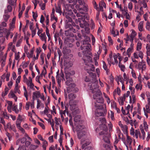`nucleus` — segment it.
Returning <instances> with one entry per match:
<instances>
[{
  "instance_id": "f257e3e1",
  "label": "nucleus",
  "mask_w": 150,
  "mask_h": 150,
  "mask_svg": "<svg viewBox=\"0 0 150 150\" xmlns=\"http://www.w3.org/2000/svg\"><path fill=\"white\" fill-rule=\"evenodd\" d=\"M85 37L84 40L81 42V45L80 47L81 50H83V59L86 66L84 67V69L91 76L93 77L96 75L94 73L91 72L94 71L95 67L93 65L90 64L92 60L90 56L91 54L90 49L91 45L89 43V42H90V39L88 36H86Z\"/></svg>"
},
{
  "instance_id": "f03ea898",
  "label": "nucleus",
  "mask_w": 150,
  "mask_h": 150,
  "mask_svg": "<svg viewBox=\"0 0 150 150\" xmlns=\"http://www.w3.org/2000/svg\"><path fill=\"white\" fill-rule=\"evenodd\" d=\"M98 81L96 79H92L91 81H90L88 84V89L91 90L93 94V98L96 99V101L98 103H103L104 100L102 97V94L98 88Z\"/></svg>"
},
{
  "instance_id": "7ed1b4c3",
  "label": "nucleus",
  "mask_w": 150,
  "mask_h": 150,
  "mask_svg": "<svg viewBox=\"0 0 150 150\" xmlns=\"http://www.w3.org/2000/svg\"><path fill=\"white\" fill-rule=\"evenodd\" d=\"M99 120L102 124L99 125V127H97L96 129V131L98 132L100 130H102L99 133L100 135L106 134L107 133L108 129L107 126L105 124L106 123V120L104 117H100L99 118Z\"/></svg>"
},
{
  "instance_id": "20e7f679",
  "label": "nucleus",
  "mask_w": 150,
  "mask_h": 150,
  "mask_svg": "<svg viewBox=\"0 0 150 150\" xmlns=\"http://www.w3.org/2000/svg\"><path fill=\"white\" fill-rule=\"evenodd\" d=\"M78 21L80 27L84 28L82 30V32H85L86 33L89 34L90 33V28L88 27V24L85 21V17L81 16L78 19Z\"/></svg>"
},
{
  "instance_id": "39448f33",
  "label": "nucleus",
  "mask_w": 150,
  "mask_h": 150,
  "mask_svg": "<svg viewBox=\"0 0 150 150\" xmlns=\"http://www.w3.org/2000/svg\"><path fill=\"white\" fill-rule=\"evenodd\" d=\"M81 116L78 115L74 118V125L76 126V130L78 131L84 129L85 126L81 125L82 121L80 120Z\"/></svg>"
},
{
  "instance_id": "423d86ee",
  "label": "nucleus",
  "mask_w": 150,
  "mask_h": 150,
  "mask_svg": "<svg viewBox=\"0 0 150 150\" xmlns=\"http://www.w3.org/2000/svg\"><path fill=\"white\" fill-rule=\"evenodd\" d=\"M69 105L70 109L71 111L76 112L77 113H79L80 112L78 108L77 101L76 100L69 101Z\"/></svg>"
},
{
  "instance_id": "0eeeda50",
  "label": "nucleus",
  "mask_w": 150,
  "mask_h": 150,
  "mask_svg": "<svg viewBox=\"0 0 150 150\" xmlns=\"http://www.w3.org/2000/svg\"><path fill=\"white\" fill-rule=\"evenodd\" d=\"M76 86L75 84L73 83L68 87L67 88V91L68 93H75L77 92L79 89L78 88L75 87Z\"/></svg>"
},
{
  "instance_id": "6e6552de",
  "label": "nucleus",
  "mask_w": 150,
  "mask_h": 150,
  "mask_svg": "<svg viewBox=\"0 0 150 150\" xmlns=\"http://www.w3.org/2000/svg\"><path fill=\"white\" fill-rule=\"evenodd\" d=\"M76 30L73 27L70 28L69 29L65 31V35L67 36H69L71 37H74L73 33L76 32Z\"/></svg>"
},
{
  "instance_id": "1a4fd4ad",
  "label": "nucleus",
  "mask_w": 150,
  "mask_h": 150,
  "mask_svg": "<svg viewBox=\"0 0 150 150\" xmlns=\"http://www.w3.org/2000/svg\"><path fill=\"white\" fill-rule=\"evenodd\" d=\"M74 6L73 5L70 4H67L65 6L64 9L65 13H67L68 15V13H70L71 12H72V9L73 8Z\"/></svg>"
},
{
  "instance_id": "9d476101",
  "label": "nucleus",
  "mask_w": 150,
  "mask_h": 150,
  "mask_svg": "<svg viewBox=\"0 0 150 150\" xmlns=\"http://www.w3.org/2000/svg\"><path fill=\"white\" fill-rule=\"evenodd\" d=\"M80 130L79 131H81L77 133V136L78 138L79 139H81V138H85L86 137V132L84 130Z\"/></svg>"
},
{
  "instance_id": "9b49d317",
  "label": "nucleus",
  "mask_w": 150,
  "mask_h": 150,
  "mask_svg": "<svg viewBox=\"0 0 150 150\" xmlns=\"http://www.w3.org/2000/svg\"><path fill=\"white\" fill-rule=\"evenodd\" d=\"M70 93L68 95V98L69 101L74 100L76 97V94L74 93Z\"/></svg>"
},
{
  "instance_id": "f8f14e48",
  "label": "nucleus",
  "mask_w": 150,
  "mask_h": 150,
  "mask_svg": "<svg viewBox=\"0 0 150 150\" xmlns=\"http://www.w3.org/2000/svg\"><path fill=\"white\" fill-rule=\"evenodd\" d=\"M126 98V94H123V96L120 97L119 99H118V101L119 103H121V105H123L124 104V101L125 100Z\"/></svg>"
},
{
  "instance_id": "ddd939ff",
  "label": "nucleus",
  "mask_w": 150,
  "mask_h": 150,
  "mask_svg": "<svg viewBox=\"0 0 150 150\" xmlns=\"http://www.w3.org/2000/svg\"><path fill=\"white\" fill-rule=\"evenodd\" d=\"M4 35H6V38L7 39H8L9 36L10 35L11 33L9 30H7L6 28H4Z\"/></svg>"
},
{
  "instance_id": "4468645a",
  "label": "nucleus",
  "mask_w": 150,
  "mask_h": 150,
  "mask_svg": "<svg viewBox=\"0 0 150 150\" xmlns=\"http://www.w3.org/2000/svg\"><path fill=\"white\" fill-rule=\"evenodd\" d=\"M118 138H117L116 136V135H115V139L114 142L115 144H117L118 142L121 139L120 137V131L119 130L118 132Z\"/></svg>"
},
{
  "instance_id": "2eb2a0df",
  "label": "nucleus",
  "mask_w": 150,
  "mask_h": 150,
  "mask_svg": "<svg viewBox=\"0 0 150 150\" xmlns=\"http://www.w3.org/2000/svg\"><path fill=\"white\" fill-rule=\"evenodd\" d=\"M63 15L64 16H65L66 18L67 19V21L69 22H71L72 21V19L71 17L69 16V15L67 14V13H65V12H63Z\"/></svg>"
},
{
  "instance_id": "dca6fc26",
  "label": "nucleus",
  "mask_w": 150,
  "mask_h": 150,
  "mask_svg": "<svg viewBox=\"0 0 150 150\" xmlns=\"http://www.w3.org/2000/svg\"><path fill=\"white\" fill-rule=\"evenodd\" d=\"M40 37L42 41H45V43H46L47 37L45 34V33H41L40 36Z\"/></svg>"
},
{
  "instance_id": "f3484780",
  "label": "nucleus",
  "mask_w": 150,
  "mask_h": 150,
  "mask_svg": "<svg viewBox=\"0 0 150 150\" xmlns=\"http://www.w3.org/2000/svg\"><path fill=\"white\" fill-rule=\"evenodd\" d=\"M56 12L59 13L60 14L62 13L61 5H60L58 4V6L56 7Z\"/></svg>"
},
{
  "instance_id": "a211bd4d",
  "label": "nucleus",
  "mask_w": 150,
  "mask_h": 150,
  "mask_svg": "<svg viewBox=\"0 0 150 150\" xmlns=\"http://www.w3.org/2000/svg\"><path fill=\"white\" fill-rule=\"evenodd\" d=\"M33 96L34 97H35L36 98H38L40 97L41 96L40 92L39 91H36L33 93Z\"/></svg>"
},
{
  "instance_id": "6ab92c4d",
  "label": "nucleus",
  "mask_w": 150,
  "mask_h": 150,
  "mask_svg": "<svg viewBox=\"0 0 150 150\" xmlns=\"http://www.w3.org/2000/svg\"><path fill=\"white\" fill-rule=\"evenodd\" d=\"M105 3L103 1H100L99 3L100 10L101 11H103V6H105Z\"/></svg>"
},
{
  "instance_id": "aec40b11",
  "label": "nucleus",
  "mask_w": 150,
  "mask_h": 150,
  "mask_svg": "<svg viewBox=\"0 0 150 150\" xmlns=\"http://www.w3.org/2000/svg\"><path fill=\"white\" fill-rule=\"evenodd\" d=\"M143 23L141 21L139 22L138 25L139 30L140 31H142L143 30Z\"/></svg>"
},
{
  "instance_id": "412c9836",
  "label": "nucleus",
  "mask_w": 150,
  "mask_h": 150,
  "mask_svg": "<svg viewBox=\"0 0 150 150\" xmlns=\"http://www.w3.org/2000/svg\"><path fill=\"white\" fill-rule=\"evenodd\" d=\"M67 81L66 82V84L67 86H69L71 84H73V83H72V79H67Z\"/></svg>"
},
{
  "instance_id": "4be33fe9",
  "label": "nucleus",
  "mask_w": 150,
  "mask_h": 150,
  "mask_svg": "<svg viewBox=\"0 0 150 150\" xmlns=\"http://www.w3.org/2000/svg\"><path fill=\"white\" fill-rule=\"evenodd\" d=\"M103 139L105 142L108 144L110 142V139L108 136L104 135L103 137Z\"/></svg>"
},
{
  "instance_id": "5701e85b",
  "label": "nucleus",
  "mask_w": 150,
  "mask_h": 150,
  "mask_svg": "<svg viewBox=\"0 0 150 150\" xmlns=\"http://www.w3.org/2000/svg\"><path fill=\"white\" fill-rule=\"evenodd\" d=\"M6 27V23L5 22H3L1 23V24L0 25V30H2L4 29L2 26Z\"/></svg>"
},
{
  "instance_id": "b1692460",
  "label": "nucleus",
  "mask_w": 150,
  "mask_h": 150,
  "mask_svg": "<svg viewBox=\"0 0 150 150\" xmlns=\"http://www.w3.org/2000/svg\"><path fill=\"white\" fill-rule=\"evenodd\" d=\"M90 143V142L89 141L86 140L85 142L82 144L81 147L82 149H83L86 146L89 145Z\"/></svg>"
},
{
  "instance_id": "393cba45",
  "label": "nucleus",
  "mask_w": 150,
  "mask_h": 150,
  "mask_svg": "<svg viewBox=\"0 0 150 150\" xmlns=\"http://www.w3.org/2000/svg\"><path fill=\"white\" fill-rule=\"evenodd\" d=\"M9 89L6 86L5 87V93H4V92H3L2 94V97H4V96H6L8 93V91Z\"/></svg>"
},
{
  "instance_id": "a878e982",
  "label": "nucleus",
  "mask_w": 150,
  "mask_h": 150,
  "mask_svg": "<svg viewBox=\"0 0 150 150\" xmlns=\"http://www.w3.org/2000/svg\"><path fill=\"white\" fill-rule=\"evenodd\" d=\"M69 3L72 4L71 5H76L77 2V0H67Z\"/></svg>"
},
{
  "instance_id": "bb28decb",
  "label": "nucleus",
  "mask_w": 150,
  "mask_h": 150,
  "mask_svg": "<svg viewBox=\"0 0 150 150\" xmlns=\"http://www.w3.org/2000/svg\"><path fill=\"white\" fill-rule=\"evenodd\" d=\"M12 110L14 111L16 114H18V113L19 110L17 109V105L14 106L13 105Z\"/></svg>"
},
{
  "instance_id": "cd10ccee",
  "label": "nucleus",
  "mask_w": 150,
  "mask_h": 150,
  "mask_svg": "<svg viewBox=\"0 0 150 150\" xmlns=\"http://www.w3.org/2000/svg\"><path fill=\"white\" fill-rule=\"evenodd\" d=\"M142 44L140 41L138 42L137 46V50L139 51L140 50L142 47Z\"/></svg>"
},
{
  "instance_id": "c85d7f7f",
  "label": "nucleus",
  "mask_w": 150,
  "mask_h": 150,
  "mask_svg": "<svg viewBox=\"0 0 150 150\" xmlns=\"http://www.w3.org/2000/svg\"><path fill=\"white\" fill-rule=\"evenodd\" d=\"M38 147V146H37L31 144L30 146L29 149V150H35Z\"/></svg>"
},
{
  "instance_id": "c756f323",
  "label": "nucleus",
  "mask_w": 150,
  "mask_h": 150,
  "mask_svg": "<svg viewBox=\"0 0 150 150\" xmlns=\"http://www.w3.org/2000/svg\"><path fill=\"white\" fill-rule=\"evenodd\" d=\"M76 15L77 17H79V18H78V20L77 19H76L75 20L76 23H77V24L78 23H79V21H78V19L79 18H81V16H84V17H85V16H84L81 15V13H77ZM85 18H86V17H85Z\"/></svg>"
},
{
  "instance_id": "7c9ffc66",
  "label": "nucleus",
  "mask_w": 150,
  "mask_h": 150,
  "mask_svg": "<svg viewBox=\"0 0 150 150\" xmlns=\"http://www.w3.org/2000/svg\"><path fill=\"white\" fill-rule=\"evenodd\" d=\"M96 103H95L96 104V106L98 107V109L102 110L104 108V105L102 104L97 105L96 104Z\"/></svg>"
},
{
  "instance_id": "2f4dec72",
  "label": "nucleus",
  "mask_w": 150,
  "mask_h": 150,
  "mask_svg": "<svg viewBox=\"0 0 150 150\" xmlns=\"http://www.w3.org/2000/svg\"><path fill=\"white\" fill-rule=\"evenodd\" d=\"M23 81L24 82H25L27 85L29 86V81L25 75L23 76Z\"/></svg>"
},
{
  "instance_id": "473e14b6",
  "label": "nucleus",
  "mask_w": 150,
  "mask_h": 150,
  "mask_svg": "<svg viewBox=\"0 0 150 150\" xmlns=\"http://www.w3.org/2000/svg\"><path fill=\"white\" fill-rule=\"evenodd\" d=\"M127 142L129 144H131L132 142V140L131 138L130 137L128 136V135H127V140H126Z\"/></svg>"
},
{
  "instance_id": "72a5a7b5",
  "label": "nucleus",
  "mask_w": 150,
  "mask_h": 150,
  "mask_svg": "<svg viewBox=\"0 0 150 150\" xmlns=\"http://www.w3.org/2000/svg\"><path fill=\"white\" fill-rule=\"evenodd\" d=\"M136 35H137L136 33L135 32V31L134 30H132V33H131V35H130V37H132L133 38H134L135 37V36Z\"/></svg>"
},
{
  "instance_id": "f704fd0d",
  "label": "nucleus",
  "mask_w": 150,
  "mask_h": 150,
  "mask_svg": "<svg viewBox=\"0 0 150 150\" xmlns=\"http://www.w3.org/2000/svg\"><path fill=\"white\" fill-rule=\"evenodd\" d=\"M65 73V77L66 79H71V78H70V76H71L70 73H69V72H66Z\"/></svg>"
},
{
  "instance_id": "c9c22d12",
  "label": "nucleus",
  "mask_w": 150,
  "mask_h": 150,
  "mask_svg": "<svg viewBox=\"0 0 150 150\" xmlns=\"http://www.w3.org/2000/svg\"><path fill=\"white\" fill-rule=\"evenodd\" d=\"M3 18L5 22H6L9 18V16L8 14H5L3 16Z\"/></svg>"
},
{
  "instance_id": "e433bc0d",
  "label": "nucleus",
  "mask_w": 150,
  "mask_h": 150,
  "mask_svg": "<svg viewBox=\"0 0 150 150\" xmlns=\"http://www.w3.org/2000/svg\"><path fill=\"white\" fill-rule=\"evenodd\" d=\"M137 112L139 114H141V107L140 104L139 103H137Z\"/></svg>"
},
{
  "instance_id": "4c0bfd02",
  "label": "nucleus",
  "mask_w": 150,
  "mask_h": 150,
  "mask_svg": "<svg viewBox=\"0 0 150 150\" xmlns=\"http://www.w3.org/2000/svg\"><path fill=\"white\" fill-rule=\"evenodd\" d=\"M20 52H18L17 53H16L15 54V59L16 60H18L20 57Z\"/></svg>"
},
{
  "instance_id": "58836bf2",
  "label": "nucleus",
  "mask_w": 150,
  "mask_h": 150,
  "mask_svg": "<svg viewBox=\"0 0 150 150\" xmlns=\"http://www.w3.org/2000/svg\"><path fill=\"white\" fill-rule=\"evenodd\" d=\"M33 14V19L35 20V21H36V18L38 17V14L37 13H35L33 11L32 12Z\"/></svg>"
},
{
  "instance_id": "ea45409f",
  "label": "nucleus",
  "mask_w": 150,
  "mask_h": 150,
  "mask_svg": "<svg viewBox=\"0 0 150 150\" xmlns=\"http://www.w3.org/2000/svg\"><path fill=\"white\" fill-rule=\"evenodd\" d=\"M68 15L71 17V18H72L73 19H75L76 17L75 15H74L72 12H71L70 13H68Z\"/></svg>"
},
{
  "instance_id": "a19ab883",
  "label": "nucleus",
  "mask_w": 150,
  "mask_h": 150,
  "mask_svg": "<svg viewBox=\"0 0 150 150\" xmlns=\"http://www.w3.org/2000/svg\"><path fill=\"white\" fill-rule=\"evenodd\" d=\"M135 135L137 138L138 137V135L139 134H140V132L139 130H135Z\"/></svg>"
},
{
  "instance_id": "79ce46f5",
  "label": "nucleus",
  "mask_w": 150,
  "mask_h": 150,
  "mask_svg": "<svg viewBox=\"0 0 150 150\" xmlns=\"http://www.w3.org/2000/svg\"><path fill=\"white\" fill-rule=\"evenodd\" d=\"M119 79L120 80V81L122 83V90H125V86L124 84V82H123L122 81V78L120 77L119 78Z\"/></svg>"
},
{
  "instance_id": "37998d69",
  "label": "nucleus",
  "mask_w": 150,
  "mask_h": 150,
  "mask_svg": "<svg viewBox=\"0 0 150 150\" xmlns=\"http://www.w3.org/2000/svg\"><path fill=\"white\" fill-rule=\"evenodd\" d=\"M49 110V108L47 105L46 106L45 109L44 111V112L45 114H46L48 113V111Z\"/></svg>"
},
{
  "instance_id": "c03bdc74",
  "label": "nucleus",
  "mask_w": 150,
  "mask_h": 150,
  "mask_svg": "<svg viewBox=\"0 0 150 150\" xmlns=\"http://www.w3.org/2000/svg\"><path fill=\"white\" fill-rule=\"evenodd\" d=\"M141 130L142 135V139L144 140L145 138V133L143 129H141Z\"/></svg>"
},
{
  "instance_id": "a18cd8bd",
  "label": "nucleus",
  "mask_w": 150,
  "mask_h": 150,
  "mask_svg": "<svg viewBox=\"0 0 150 150\" xmlns=\"http://www.w3.org/2000/svg\"><path fill=\"white\" fill-rule=\"evenodd\" d=\"M139 56L141 59H142L143 57V54L141 51H140L139 52Z\"/></svg>"
},
{
  "instance_id": "49530a36",
  "label": "nucleus",
  "mask_w": 150,
  "mask_h": 150,
  "mask_svg": "<svg viewBox=\"0 0 150 150\" xmlns=\"http://www.w3.org/2000/svg\"><path fill=\"white\" fill-rule=\"evenodd\" d=\"M91 28L92 29H93L95 27V23L92 19L91 20Z\"/></svg>"
},
{
  "instance_id": "de8ad7c7",
  "label": "nucleus",
  "mask_w": 150,
  "mask_h": 150,
  "mask_svg": "<svg viewBox=\"0 0 150 150\" xmlns=\"http://www.w3.org/2000/svg\"><path fill=\"white\" fill-rule=\"evenodd\" d=\"M50 125H51L52 128L53 130H54V121L53 119H52V122H51L50 123Z\"/></svg>"
},
{
  "instance_id": "09e8293b",
  "label": "nucleus",
  "mask_w": 150,
  "mask_h": 150,
  "mask_svg": "<svg viewBox=\"0 0 150 150\" xmlns=\"http://www.w3.org/2000/svg\"><path fill=\"white\" fill-rule=\"evenodd\" d=\"M128 8L130 10H132V4L131 2H130L128 4Z\"/></svg>"
},
{
  "instance_id": "8fccbe9b",
  "label": "nucleus",
  "mask_w": 150,
  "mask_h": 150,
  "mask_svg": "<svg viewBox=\"0 0 150 150\" xmlns=\"http://www.w3.org/2000/svg\"><path fill=\"white\" fill-rule=\"evenodd\" d=\"M22 39H20L19 40H18L16 43V46L17 47H19L20 46V44L21 43V42H22Z\"/></svg>"
},
{
  "instance_id": "3c124183",
  "label": "nucleus",
  "mask_w": 150,
  "mask_h": 150,
  "mask_svg": "<svg viewBox=\"0 0 150 150\" xmlns=\"http://www.w3.org/2000/svg\"><path fill=\"white\" fill-rule=\"evenodd\" d=\"M103 67L104 69L105 70H106L107 69H108L107 68V67L106 66V65L105 62L104 61H103Z\"/></svg>"
},
{
  "instance_id": "603ef678",
  "label": "nucleus",
  "mask_w": 150,
  "mask_h": 150,
  "mask_svg": "<svg viewBox=\"0 0 150 150\" xmlns=\"http://www.w3.org/2000/svg\"><path fill=\"white\" fill-rule=\"evenodd\" d=\"M69 118H70L69 120V124H70V125H71V126H73V123L72 121V117L71 115L69 116Z\"/></svg>"
},
{
  "instance_id": "864d4df0",
  "label": "nucleus",
  "mask_w": 150,
  "mask_h": 150,
  "mask_svg": "<svg viewBox=\"0 0 150 150\" xmlns=\"http://www.w3.org/2000/svg\"><path fill=\"white\" fill-rule=\"evenodd\" d=\"M150 26V22L147 21L146 24V28L147 30H149Z\"/></svg>"
},
{
  "instance_id": "5fc2aeb1",
  "label": "nucleus",
  "mask_w": 150,
  "mask_h": 150,
  "mask_svg": "<svg viewBox=\"0 0 150 150\" xmlns=\"http://www.w3.org/2000/svg\"><path fill=\"white\" fill-rule=\"evenodd\" d=\"M38 124H39V125L41 127H42V129H45V126L42 123H41V122H38Z\"/></svg>"
},
{
  "instance_id": "6e6d98bb",
  "label": "nucleus",
  "mask_w": 150,
  "mask_h": 150,
  "mask_svg": "<svg viewBox=\"0 0 150 150\" xmlns=\"http://www.w3.org/2000/svg\"><path fill=\"white\" fill-rule=\"evenodd\" d=\"M131 73L132 74V77L134 78L135 79H136L137 78L136 74L133 69H132L131 71Z\"/></svg>"
},
{
  "instance_id": "4d7b16f0",
  "label": "nucleus",
  "mask_w": 150,
  "mask_h": 150,
  "mask_svg": "<svg viewBox=\"0 0 150 150\" xmlns=\"http://www.w3.org/2000/svg\"><path fill=\"white\" fill-rule=\"evenodd\" d=\"M27 139L25 137H23L21 139H20V141L21 143L23 144L26 141Z\"/></svg>"
},
{
  "instance_id": "13d9d810",
  "label": "nucleus",
  "mask_w": 150,
  "mask_h": 150,
  "mask_svg": "<svg viewBox=\"0 0 150 150\" xmlns=\"http://www.w3.org/2000/svg\"><path fill=\"white\" fill-rule=\"evenodd\" d=\"M110 117L112 120H114L115 119L114 117V113L112 111H110Z\"/></svg>"
},
{
  "instance_id": "bf43d9fd",
  "label": "nucleus",
  "mask_w": 150,
  "mask_h": 150,
  "mask_svg": "<svg viewBox=\"0 0 150 150\" xmlns=\"http://www.w3.org/2000/svg\"><path fill=\"white\" fill-rule=\"evenodd\" d=\"M82 9L85 13L87 12L88 11L87 7L86 6H83V8H82Z\"/></svg>"
},
{
  "instance_id": "052dcab7",
  "label": "nucleus",
  "mask_w": 150,
  "mask_h": 150,
  "mask_svg": "<svg viewBox=\"0 0 150 150\" xmlns=\"http://www.w3.org/2000/svg\"><path fill=\"white\" fill-rule=\"evenodd\" d=\"M143 65V63L142 62H139V65H138V67H139V69L141 70L142 69V66Z\"/></svg>"
},
{
  "instance_id": "680f3d73",
  "label": "nucleus",
  "mask_w": 150,
  "mask_h": 150,
  "mask_svg": "<svg viewBox=\"0 0 150 150\" xmlns=\"http://www.w3.org/2000/svg\"><path fill=\"white\" fill-rule=\"evenodd\" d=\"M93 5L94 8L95 9H96L97 11H98L99 10V8L98 7L97 4L96 2L95 1H94Z\"/></svg>"
},
{
  "instance_id": "e2e57ef3",
  "label": "nucleus",
  "mask_w": 150,
  "mask_h": 150,
  "mask_svg": "<svg viewBox=\"0 0 150 150\" xmlns=\"http://www.w3.org/2000/svg\"><path fill=\"white\" fill-rule=\"evenodd\" d=\"M26 149L25 146L23 145L21 146H20L18 148V150H25Z\"/></svg>"
},
{
  "instance_id": "0e129e2a",
  "label": "nucleus",
  "mask_w": 150,
  "mask_h": 150,
  "mask_svg": "<svg viewBox=\"0 0 150 150\" xmlns=\"http://www.w3.org/2000/svg\"><path fill=\"white\" fill-rule=\"evenodd\" d=\"M22 64H23L22 67L23 69H24L26 68L28 65L25 62H22Z\"/></svg>"
},
{
  "instance_id": "69168bd1",
  "label": "nucleus",
  "mask_w": 150,
  "mask_h": 150,
  "mask_svg": "<svg viewBox=\"0 0 150 150\" xmlns=\"http://www.w3.org/2000/svg\"><path fill=\"white\" fill-rule=\"evenodd\" d=\"M119 67L120 68L122 71H124L125 68L124 65L122 64V65H121Z\"/></svg>"
},
{
  "instance_id": "338daca9",
  "label": "nucleus",
  "mask_w": 150,
  "mask_h": 150,
  "mask_svg": "<svg viewBox=\"0 0 150 150\" xmlns=\"http://www.w3.org/2000/svg\"><path fill=\"white\" fill-rule=\"evenodd\" d=\"M11 130H13L14 132H16V127L14 125H12L11 128Z\"/></svg>"
},
{
  "instance_id": "774afa93",
  "label": "nucleus",
  "mask_w": 150,
  "mask_h": 150,
  "mask_svg": "<svg viewBox=\"0 0 150 150\" xmlns=\"http://www.w3.org/2000/svg\"><path fill=\"white\" fill-rule=\"evenodd\" d=\"M0 122L4 126L5 125V121L3 119V118L2 117H0Z\"/></svg>"
}]
</instances>
